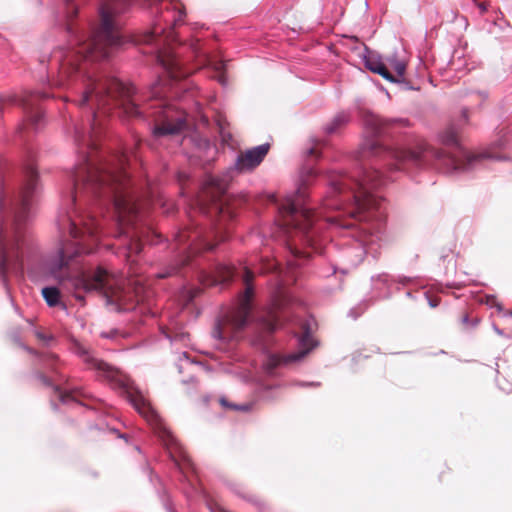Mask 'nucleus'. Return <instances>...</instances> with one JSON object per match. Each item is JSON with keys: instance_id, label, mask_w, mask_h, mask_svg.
I'll return each mask as SVG.
<instances>
[{"instance_id": "1", "label": "nucleus", "mask_w": 512, "mask_h": 512, "mask_svg": "<svg viewBox=\"0 0 512 512\" xmlns=\"http://www.w3.org/2000/svg\"><path fill=\"white\" fill-rule=\"evenodd\" d=\"M75 140L83 153L82 163L72 173V187L63 200L64 211L57 218V226L62 241L57 261L51 266V273L60 277L70 261L81 253H91L98 245L100 232L96 220L79 211L78 201L83 197L97 198L107 196L113 200L121 234L130 237L127 247L128 258L142 250L149 232L138 231L134 223L139 217L140 207L135 196L127 189L126 164L124 153L113 154L109 159H98L93 155L96 150L94 135L91 131L78 130Z\"/></svg>"}, {"instance_id": "2", "label": "nucleus", "mask_w": 512, "mask_h": 512, "mask_svg": "<svg viewBox=\"0 0 512 512\" xmlns=\"http://www.w3.org/2000/svg\"><path fill=\"white\" fill-rule=\"evenodd\" d=\"M132 0H107L100 9V24L92 32L89 39H83L75 34L71 20L78 13L73 0H65L66 3V30L73 36L71 46L68 49H58L52 54V60L56 61L58 77L55 86L64 87L70 80L83 77L89 60H98L109 55V48L117 46L121 42V19L131 5Z\"/></svg>"}, {"instance_id": "3", "label": "nucleus", "mask_w": 512, "mask_h": 512, "mask_svg": "<svg viewBox=\"0 0 512 512\" xmlns=\"http://www.w3.org/2000/svg\"><path fill=\"white\" fill-rule=\"evenodd\" d=\"M38 184V172L29 163L25 166L24 184L17 198L9 202L14 221L11 226L1 224L0 227V275L4 280L8 274H17L22 269V250L27 243L23 222Z\"/></svg>"}, {"instance_id": "4", "label": "nucleus", "mask_w": 512, "mask_h": 512, "mask_svg": "<svg viewBox=\"0 0 512 512\" xmlns=\"http://www.w3.org/2000/svg\"><path fill=\"white\" fill-rule=\"evenodd\" d=\"M134 91L133 86L125 85L115 78L89 75L85 77V90L78 105L83 107L89 102L96 105L92 127L95 128L104 124L102 117L108 115L113 108H118L130 118L141 116L143 111L139 110L133 99Z\"/></svg>"}, {"instance_id": "5", "label": "nucleus", "mask_w": 512, "mask_h": 512, "mask_svg": "<svg viewBox=\"0 0 512 512\" xmlns=\"http://www.w3.org/2000/svg\"><path fill=\"white\" fill-rule=\"evenodd\" d=\"M236 275H241L245 290L239 298L238 306L220 319L212 331L213 337L221 341L236 339L238 333L247 324L251 300L254 294V273L247 266L235 268L233 266L219 265L212 280L207 283V285L224 284L232 280Z\"/></svg>"}, {"instance_id": "6", "label": "nucleus", "mask_w": 512, "mask_h": 512, "mask_svg": "<svg viewBox=\"0 0 512 512\" xmlns=\"http://www.w3.org/2000/svg\"><path fill=\"white\" fill-rule=\"evenodd\" d=\"M384 184V178L377 170L366 171L361 179H354L348 176H341L332 182L333 193L339 195V202H331L326 199L324 205L328 208H339L346 200L352 201V209L348 214L352 219L366 221L370 218L369 211L377 209L379 201L372 193Z\"/></svg>"}, {"instance_id": "7", "label": "nucleus", "mask_w": 512, "mask_h": 512, "mask_svg": "<svg viewBox=\"0 0 512 512\" xmlns=\"http://www.w3.org/2000/svg\"><path fill=\"white\" fill-rule=\"evenodd\" d=\"M75 353L82 359L87 369L94 370L99 377L108 380L115 387L121 389L139 413L144 416L148 415L150 412L149 403L138 390L125 381L118 369L99 359L93 351L81 344L75 345Z\"/></svg>"}, {"instance_id": "8", "label": "nucleus", "mask_w": 512, "mask_h": 512, "mask_svg": "<svg viewBox=\"0 0 512 512\" xmlns=\"http://www.w3.org/2000/svg\"><path fill=\"white\" fill-rule=\"evenodd\" d=\"M361 153L363 156L386 154L394 161L390 164L391 170H402L408 162L420 165L427 161L429 155L441 157L438 151L426 144L419 146L416 150L390 149L384 144L381 135L376 130H371V135L364 140Z\"/></svg>"}, {"instance_id": "9", "label": "nucleus", "mask_w": 512, "mask_h": 512, "mask_svg": "<svg viewBox=\"0 0 512 512\" xmlns=\"http://www.w3.org/2000/svg\"><path fill=\"white\" fill-rule=\"evenodd\" d=\"M165 83L160 80L152 86L151 98L144 106L145 113L154 121L153 128H190L192 124L187 113L163 97Z\"/></svg>"}, {"instance_id": "10", "label": "nucleus", "mask_w": 512, "mask_h": 512, "mask_svg": "<svg viewBox=\"0 0 512 512\" xmlns=\"http://www.w3.org/2000/svg\"><path fill=\"white\" fill-rule=\"evenodd\" d=\"M304 196L305 193L300 188L293 198L286 199L279 208V224L287 232L295 230L305 236L308 243H311L312 238L308 234L315 221V214L305 207Z\"/></svg>"}, {"instance_id": "11", "label": "nucleus", "mask_w": 512, "mask_h": 512, "mask_svg": "<svg viewBox=\"0 0 512 512\" xmlns=\"http://www.w3.org/2000/svg\"><path fill=\"white\" fill-rule=\"evenodd\" d=\"M75 290V297L83 300L80 291L96 292L109 301L119 299V289L115 286V279L106 270L97 268L94 271L83 272L71 280Z\"/></svg>"}, {"instance_id": "12", "label": "nucleus", "mask_w": 512, "mask_h": 512, "mask_svg": "<svg viewBox=\"0 0 512 512\" xmlns=\"http://www.w3.org/2000/svg\"><path fill=\"white\" fill-rule=\"evenodd\" d=\"M440 140L446 148L451 150L449 153L456 169L468 170L487 159H499L488 150L478 152L463 150L457 130H443Z\"/></svg>"}, {"instance_id": "13", "label": "nucleus", "mask_w": 512, "mask_h": 512, "mask_svg": "<svg viewBox=\"0 0 512 512\" xmlns=\"http://www.w3.org/2000/svg\"><path fill=\"white\" fill-rule=\"evenodd\" d=\"M174 240L176 242L177 249H179L182 254L180 263L171 267V269L166 273L157 274L158 278H165L177 273L179 267L186 265L192 255L201 250H212L215 247V244L209 241L208 236L203 235L199 231L190 232L186 229L179 231L175 235Z\"/></svg>"}, {"instance_id": "14", "label": "nucleus", "mask_w": 512, "mask_h": 512, "mask_svg": "<svg viewBox=\"0 0 512 512\" xmlns=\"http://www.w3.org/2000/svg\"><path fill=\"white\" fill-rule=\"evenodd\" d=\"M227 185L228 182L224 179L210 178L199 195V205L206 206L208 202H211V211H209V213L214 211L216 214H220L223 218H232L233 212L222 200L227 189Z\"/></svg>"}, {"instance_id": "15", "label": "nucleus", "mask_w": 512, "mask_h": 512, "mask_svg": "<svg viewBox=\"0 0 512 512\" xmlns=\"http://www.w3.org/2000/svg\"><path fill=\"white\" fill-rule=\"evenodd\" d=\"M48 98V94L38 91H24L19 97V104L23 108L26 125H45L43 111L38 106L41 99Z\"/></svg>"}, {"instance_id": "16", "label": "nucleus", "mask_w": 512, "mask_h": 512, "mask_svg": "<svg viewBox=\"0 0 512 512\" xmlns=\"http://www.w3.org/2000/svg\"><path fill=\"white\" fill-rule=\"evenodd\" d=\"M269 149L270 144L265 143L257 147L248 149L244 152H241L238 155L237 160L235 162V170H237L240 173L253 171L262 163L265 156L268 154Z\"/></svg>"}, {"instance_id": "17", "label": "nucleus", "mask_w": 512, "mask_h": 512, "mask_svg": "<svg viewBox=\"0 0 512 512\" xmlns=\"http://www.w3.org/2000/svg\"><path fill=\"white\" fill-rule=\"evenodd\" d=\"M169 6L166 9L173 10V19H172V28L165 32L164 29L160 31L157 28H154L152 32L147 36L146 41L152 42L156 40V37H160V33H164L163 40L170 44L176 41V34L174 32V28L183 23L184 18L186 16L185 7L179 0H168Z\"/></svg>"}, {"instance_id": "18", "label": "nucleus", "mask_w": 512, "mask_h": 512, "mask_svg": "<svg viewBox=\"0 0 512 512\" xmlns=\"http://www.w3.org/2000/svg\"><path fill=\"white\" fill-rule=\"evenodd\" d=\"M158 61L171 80H180L191 73L189 70L182 68L179 59L171 52H159Z\"/></svg>"}, {"instance_id": "19", "label": "nucleus", "mask_w": 512, "mask_h": 512, "mask_svg": "<svg viewBox=\"0 0 512 512\" xmlns=\"http://www.w3.org/2000/svg\"><path fill=\"white\" fill-rule=\"evenodd\" d=\"M157 433L163 444L166 446L171 458L176 463L179 460L186 458L182 446L180 445V443L177 441V439L174 437L170 430H168L165 427H159Z\"/></svg>"}, {"instance_id": "20", "label": "nucleus", "mask_w": 512, "mask_h": 512, "mask_svg": "<svg viewBox=\"0 0 512 512\" xmlns=\"http://www.w3.org/2000/svg\"><path fill=\"white\" fill-rule=\"evenodd\" d=\"M363 119L367 128H387L390 126H408L410 125L405 119H388L373 112H365Z\"/></svg>"}, {"instance_id": "21", "label": "nucleus", "mask_w": 512, "mask_h": 512, "mask_svg": "<svg viewBox=\"0 0 512 512\" xmlns=\"http://www.w3.org/2000/svg\"><path fill=\"white\" fill-rule=\"evenodd\" d=\"M306 352H301L298 354H290L287 356H281L277 354H270L267 356V359L264 363V370L268 374H273L274 370L284 364L291 363L303 357Z\"/></svg>"}, {"instance_id": "22", "label": "nucleus", "mask_w": 512, "mask_h": 512, "mask_svg": "<svg viewBox=\"0 0 512 512\" xmlns=\"http://www.w3.org/2000/svg\"><path fill=\"white\" fill-rule=\"evenodd\" d=\"M366 66L370 71L379 74L389 82H399V80L387 69L386 65L379 60L369 59L366 61Z\"/></svg>"}, {"instance_id": "23", "label": "nucleus", "mask_w": 512, "mask_h": 512, "mask_svg": "<svg viewBox=\"0 0 512 512\" xmlns=\"http://www.w3.org/2000/svg\"><path fill=\"white\" fill-rule=\"evenodd\" d=\"M42 296L50 307H55L60 304V291L56 287H44L42 289Z\"/></svg>"}, {"instance_id": "24", "label": "nucleus", "mask_w": 512, "mask_h": 512, "mask_svg": "<svg viewBox=\"0 0 512 512\" xmlns=\"http://www.w3.org/2000/svg\"><path fill=\"white\" fill-rule=\"evenodd\" d=\"M280 324V316L273 311L262 321V329L271 334L280 326Z\"/></svg>"}, {"instance_id": "25", "label": "nucleus", "mask_w": 512, "mask_h": 512, "mask_svg": "<svg viewBox=\"0 0 512 512\" xmlns=\"http://www.w3.org/2000/svg\"><path fill=\"white\" fill-rule=\"evenodd\" d=\"M460 321L465 329L476 327L479 323V319L477 317L470 318V314L467 311L462 313Z\"/></svg>"}, {"instance_id": "26", "label": "nucleus", "mask_w": 512, "mask_h": 512, "mask_svg": "<svg viewBox=\"0 0 512 512\" xmlns=\"http://www.w3.org/2000/svg\"><path fill=\"white\" fill-rule=\"evenodd\" d=\"M350 124V116L345 112L338 113L333 122V128Z\"/></svg>"}, {"instance_id": "27", "label": "nucleus", "mask_w": 512, "mask_h": 512, "mask_svg": "<svg viewBox=\"0 0 512 512\" xmlns=\"http://www.w3.org/2000/svg\"><path fill=\"white\" fill-rule=\"evenodd\" d=\"M482 303H485L486 305L490 307L497 308L498 311H502L503 307L502 304L498 301V299L494 295H485L481 299Z\"/></svg>"}, {"instance_id": "28", "label": "nucleus", "mask_w": 512, "mask_h": 512, "mask_svg": "<svg viewBox=\"0 0 512 512\" xmlns=\"http://www.w3.org/2000/svg\"><path fill=\"white\" fill-rule=\"evenodd\" d=\"M389 62H390V65L392 66V68L397 73V75L399 77H402L404 75V73H405V70H406L405 63L402 62V61H398L396 59H389Z\"/></svg>"}, {"instance_id": "29", "label": "nucleus", "mask_w": 512, "mask_h": 512, "mask_svg": "<svg viewBox=\"0 0 512 512\" xmlns=\"http://www.w3.org/2000/svg\"><path fill=\"white\" fill-rule=\"evenodd\" d=\"M214 122H215L217 128H219V129L226 128L227 126L230 125V123L227 120V117L220 112L215 113Z\"/></svg>"}, {"instance_id": "30", "label": "nucleus", "mask_w": 512, "mask_h": 512, "mask_svg": "<svg viewBox=\"0 0 512 512\" xmlns=\"http://www.w3.org/2000/svg\"><path fill=\"white\" fill-rule=\"evenodd\" d=\"M214 70L215 72L218 74L217 75V78H218V81L222 84L225 83V75H224V68H225V65L223 62H215L214 63Z\"/></svg>"}, {"instance_id": "31", "label": "nucleus", "mask_w": 512, "mask_h": 512, "mask_svg": "<svg viewBox=\"0 0 512 512\" xmlns=\"http://www.w3.org/2000/svg\"><path fill=\"white\" fill-rule=\"evenodd\" d=\"M56 392L58 393V397L62 402H68L70 399H72L71 392H62L58 388H56Z\"/></svg>"}, {"instance_id": "32", "label": "nucleus", "mask_w": 512, "mask_h": 512, "mask_svg": "<svg viewBox=\"0 0 512 512\" xmlns=\"http://www.w3.org/2000/svg\"><path fill=\"white\" fill-rule=\"evenodd\" d=\"M319 145L320 143L319 142H316L312 147L308 148L306 153L308 156H319L320 152H319Z\"/></svg>"}, {"instance_id": "33", "label": "nucleus", "mask_w": 512, "mask_h": 512, "mask_svg": "<svg viewBox=\"0 0 512 512\" xmlns=\"http://www.w3.org/2000/svg\"><path fill=\"white\" fill-rule=\"evenodd\" d=\"M276 268V264L270 260H267L263 263V268L261 270L262 273L273 271Z\"/></svg>"}, {"instance_id": "34", "label": "nucleus", "mask_w": 512, "mask_h": 512, "mask_svg": "<svg viewBox=\"0 0 512 512\" xmlns=\"http://www.w3.org/2000/svg\"><path fill=\"white\" fill-rule=\"evenodd\" d=\"M179 130H162V129H159V130H153V134L155 137H161V136H165V135H170V134H174L175 132H178Z\"/></svg>"}, {"instance_id": "35", "label": "nucleus", "mask_w": 512, "mask_h": 512, "mask_svg": "<svg viewBox=\"0 0 512 512\" xmlns=\"http://www.w3.org/2000/svg\"><path fill=\"white\" fill-rule=\"evenodd\" d=\"M7 201L6 199L1 196L0 197V217L3 218L5 216V213H6V206H7Z\"/></svg>"}, {"instance_id": "36", "label": "nucleus", "mask_w": 512, "mask_h": 512, "mask_svg": "<svg viewBox=\"0 0 512 512\" xmlns=\"http://www.w3.org/2000/svg\"><path fill=\"white\" fill-rule=\"evenodd\" d=\"M37 378L39 379V381L43 384V385H46V386H50L51 383H50V380L48 377H46L43 373H37Z\"/></svg>"}, {"instance_id": "37", "label": "nucleus", "mask_w": 512, "mask_h": 512, "mask_svg": "<svg viewBox=\"0 0 512 512\" xmlns=\"http://www.w3.org/2000/svg\"><path fill=\"white\" fill-rule=\"evenodd\" d=\"M328 220H329V221H331V222H333V223H335V224H337V225H340V226H342V227H346V228H348V227H350V226L352 225V224H350V223H342V222H340V220H338L337 218H329Z\"/></svg>"}, {"instance_id": "38", "label": "nucleus", "mask_w": 512, "mask_h": 512, "mask_svg": "<svg viewBox=\"0 0 512 512\" xmlns=\"http://www.w3.org/2000/svg\"><path fill=\"white\" fill-rule=\"evenodd\" d=\"M220 403H221V405H222V406H224V407H229V408H231V409H240V407H238V406H236V405H230V404L228 403V401H227L226 399H224V398H222V399L220 400Z\"/></svg>"}, {"instance_id": "39", "label": "nucleus", "mask_w": 512, "mask_h": 512, "mask_svg": "<svg viewBox=\"0 0 512 512\" xmlns=\"http://www.w3.org/2000/svg\"><path fill=\"white\" fill-rule=\"evenodd\" d=\"M478 7L482 13H485L488 10L489 4L487 2H481L478 4Z\"/></svg>"}, {"instance_id": "40", "label": "nucleus", "mask_w": 512, "mask_h": 512, "mask_svg": "<svg viewBox=\"0 0 512 512\" xmlns=\"http://www.w3.org/2000/svg\"><path fill=\"white\" fill-rule=\"evenodd\" d=\"M37 337H38V339H40L42 341H48V340L52 339L51 336H46V335H44L43 333H40V332L37 333Z\"/></svg>"}, {"instance_id": "41", "label": "nucleus", "mask_w": 512, "mask_h": 512, "mask_svg": "<svg viewBox=\"0 0 512 512\" xmlns=\"http://www.w3.org/2000/svg\"><path fill=\"white\" fill-rule=\"evenodd\" d=\"M243 489H244L243 487H241L240 485H238V488H235L234 490H235V492H236L237 494L241 495L242 497H245V498L250 499V497H249L248 495H246V494L242 493V490H243Z\"/></svg>"}, {"instance_id": "42", "label": "nucleus", "mask_w": 512, "mask_h": 512, "mask_svg": "<svg viewBox=\"0 0 512 512\" xmlns=\"http://www.w3.org/2000/svg\"><path fill=\"white\" fill-rule=\"evenodd\" d=\"M197 45H198V41H197V40H196V41H193V42L191 43V48H192L195 52H197V51H198V46H197Z\"/></svg>"}, {"instance_id": "43", "label": "nucleus", "mask_w": 512, "mask_h": 512, "mask_svg": "<svg viewBox=\"0 0 512 512\" xmlns=\"http://www.w3.org/2000/svg\"><path fill=\"white\" fill-rule=\"evenodd\" d=\"M202 124L203 125L208 124V118L207 117H204V116L202 117Z\"/></svg>"}, {"instance_id": "44", "label": "nucleus", "mask_w": 512, "mask_h": 512, "mask_svg": "<svg viewBox=\"0 0 512 512\" xmlns=\"http://www.w3.org/2000/svg\"><path fill=\"white\" fill-rule=\"evenodd\" d=\"M293 253H294V255H295L296 257H300V256L303 254V253H301V252H300V251H298V250H295Z\"/></svg>"}, {"instance_id": "45", "label": "nucleus", "mask_w": 512, "mask_h": 512, "mask_svg": "<svg viewBox=\"0 0 512 512\" xmlns=\"http://www.w3.org/2000/svg\"><path fill=\"white\" fill-rule=\"evenodd\" d=\"M351 39H353L354 41H358V38L356 36H352Z\"/></svg>"}, {"instance_id": "46", "label": "nucleus", "mask_w": 512, "mask_h": 512, "mask_svg": "<svg viewBox=\"0 0 512 512\" xmlns=\"http://www.w3.org/2000/svg\"><path fill=\"white\" fill-rule=\"evenodd\" d=\"M50 358H51L52 360H56V358H57V357H56L55 355H51V356H50Z\"/></svg>"}]
</instances>
